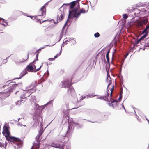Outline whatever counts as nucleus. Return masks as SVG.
Wrapping results in <instances>:
<instances>
[{"label": "nucleus", "instance_id": "obj_1", "mask_svg": "<svg viewBox=\"0 0 149 149\" xmlns=\"http://www.w3.org/2000/svg\"><path fill=\"white\" fill-rule=\"evenodd\" d=\"M78 8H74L72 11H70L69 14L68 18H72L74 17L77 18L80 15L81 13H85L87 12L88 10V6H86L84 8L80 10V11L77 13L78 9L80 8L79 3L78 4Z\"/></svg>", "mask_w": 149, "mask_h": 149}, {"label": "nucleus", "instance_id": "obj_2", "mask_svg": "<svg viewBox=\"0 0 149 149\" xmlns=\"http://www.w3.org/2000/svg\"><path fill=\"white\" fill-rule=\"evenodd\" d=\"M71 79H66L61 82L60 84L62 88L69 89L68 90V93L71 96L75 94L74 89L73 88L72 85V83Z\"/></svg>", "mask_w": 149, "mask_h": 149}, {"label": "nucleus", "instance_id": "obj_3", "mask_svg": "<svg viewBox=\"0 0 149 149\" xmlns=\"http://www.w3.org/2000/svg\"><path fill=\"white\" fill-rule=\"evenodd\" d=\"M46 8L45 5H44L38 12L39 15L36 16L35 18L38 19V17L42 16L45 17L46 15Z\"/></svg>", "mask_w": 149, "mask_h": 149}, {"label": "nucleus", "instance_id": "obj_4", "mask_svg": "<svg viewBox=\"0 0 149 149\" xmlns=\"http://www.w3.org/2000/svg\"><path fill=\"white\" fill-rule=\"evenodd\" d=\"M78 3L77 1H74L71 2L70 3V8L71 10H69V13L70 11H72L74 8H78Z\"/></svg>", "mask_w": 149, "mask_h": 149}, {"label": "nucleus", "instance_id": "obj_5", "mask_svg": "<svg viewBox=\"0 0 149 149\" xmlns=\"http://www.w3.org/2000/svg\"><path fill=\"white\" fill-rule=\"evenodd\" d=\"M7 140L10 141L11 142H20L21 141V139L18 138L14 137H11L9 136L6 138Z\"/></svg>", "mask_w": 149, "mask_h": 149}, {"label": "nucleus", "instance_id": "obj_6", "mask_svg": "<svg viewBox=\"0 0 149 149\" xmlns=\"http://www.w3.org/2000/svg\"><path fill=\"white\" fill-rule=\"evenodd\" d=\"M2 133L6 138L9 136L10 134L8 127L6 126H4L3 127Z\"/></svg>", "mask_w": 149, "mask_h": 149}, {"label": "nucleus", "instance_id": "obj_7", "mask_svg": "<svg viewBox=\"0 0 149 149\" xmlns=\"http://www.w3.org/2000/svg\"><path fill=\"white\" fill-rule=\"evenodd\" d=\"M36 61L34 60L33 62L29 64L25 68V69L29 72H33V63Z\"/></svg>", "mask_w": 149, "mask_h": 149}, {"label": "nucleus", "instance_id": "obj_8", "mask_svg": "<svg viewBox=\"0 0 149 149\" xmlns=\"http://www.w3.org/2000/svg\"><path fill=\"white\" fill-rule=\"evenodd\" d=\"M28 54L27 55H24L23 56L22 59H20L19 61H16L15 63L16 65H19L20 63L23 62L27 60L28 58Z\"/></svg>", "mask_w": 149, "mask_h": 149}, {"label": "nucleus", "instance_id": "obj_9", "mask_svg": "<svg viewBox=\"0 0 149 149\" xmlns=\"http://www.w3.org/2000/svg\"><path fill=\"white\" fill-rule=\"evenodd\" d=\"M51 146L53 147L59 149H64L63 146L61 145L58 143H53L51 145Z\"/></svg>", "mask_w": 149, "mask_h": 149}, {"label": "nucleus", "instance_id": "obj_10", "mask_svg": "<svg viewBox=\"0 0 149 149\" xmlns=\"http://www.w3.org/2000/svg\"><path fill=\"white\" fill-rule=\"evenodd\" d=\"M40 119H42L41 117H40V116H38L35 119L33 118L34 122H32L33 127H37V126L38 125Z\"/></svg>", "mask_w": 149, "mask_h": 149}, {"label": "nucleus", "instance_id": "obj_11", "mask_svg": "<svg viewBox=\"0 0 149 149\" xmlns=\"http://www.w3.org/2000/svg\"><path fill=\"white\" fill-rule=\"evenodd\" d=\"M42 65V64L40 63H33V66L34 68L36 69V71H37L40 70Z\"/></svg>", "mask_w": 149, "mask_h": 149}, {"label": "nucleus", "instance_id": "obj_12", "mask_svg": "<svg viewBox=\"0 0 149 149\" xmlns=\"http://www.w3.org/2000/svg\"><path fill=\"white\" fill-rule=\"evenodd\" d=\"M111 84V81L109 80V84L108 85L107 87V91L108 90V89L109 86ZM109 94L108 93V92L107 91V94L106 95V96L102 97H101V98H102V99H104L106 101H109V100L108 99V97H109Z\"/></svg>", "mask_w": 149, "mask_h": 149}, {"label": "nucleus", "instance_id": "obj_13", "mask_svg": "<svg viewBox=\"0 0 149 149\" xmlns=\"http://www.w3.org/2000/svg\"><path fill=\"white\" fill-rule=\"evenodd\" d=\"M63 19V14H62L61 13H59L57 16V22H55L54 21V23H58L61 20H62Z\"/></svg>", "mask_w": 149, "mask_h": 149}, {"label": "nucleus", "instance_id": "obj_14", "mask_svg": "<svg viewBox=\"0 0 149 149\" xmlns=\"http://www.w3.org/2000/svg\"><path fill=\"white\" fill-rule=\"evenodd\" d=\"M140 20L143 25H145L148 23V19L147 18H143Z\"/></svg>", "mask_w": 149, "mask_h": 149}, {"label": "nucleus", "instance_id": "obj_15", "mask_svg": "<svg viewBox=\"0 0 149 149\" xmlns=\"http://www.w3.org/2000/svg\"><path fill=\"white\" fill-rule=\"evenodd\" d=\"M27 70L25 69L20 74L21 78L27 73Z\"/></svg>", "mask_w": 149, "mask_h": 149}, {"label": "nucleus", "instance_id": "obj_16", "mask_svg": "<svg viewBox=\"0 0 149 149\" xmlns=\"http://www.w3.org/2000/svg\"><path fill=\"white\" fill-rule=\"evenodd\" d=\"M17 86V85H13L8 90V93H10L13 91V90L15 89L16 87Z\"/></svg>", "mask_w": 149, "mask_h": 149}, {"label": "nucleus", "instance_id": "obj_17", "mask_svg": "<svg viewBox=\"0 0 149 149\" xmlns=\"http://www.w3.org/2000/svg\"><path fill=\"white\" fill-rule=\"evenodd\" d=\"M45 32H46V35L48 36H52V34L51 31L48 29H46L45 30Z\"/></svg>", "mask_w": 149, "mask_h": 149}, {"label": "nucleus", "instance_id": "obj_18", "mask_svg": "<svg viewBox=\"0 0 149 149\" xmlns=\"http://www.w3.org/2000/svg\"><path fill=\"white\" fill-rule=\"evenodd\" d=\"M110 50H109L107 52L106 55V58L107 60V62L108 63H109V54L110 52Z\"/></svg>", "mask_w": 149, "mask_h": 149}, {"label": "nucleus", "instance_id": "obj_19", "mask_svg": "<svg viewBox=\"0 0 149 149\" xmlns=\"http://www.w3.org/2000/svg\"><path fill=\"white\" fill-rule=\"evenodd\" d=\"M24 101L23 100H18L17 102L16 105L17 106H19L21 104L22 102L24 103Z\"/></svg>", "mask_w": 149, "mask_h": 149}, {"label": "nucleus", "instance_id": "obj_20", "mask_svg": "<svg viewBox=\"0 0 149 149\" xmlns=\"http://www.w3.org/2000/svg\"><path fill=\"white\" fill-rule=\"evenodd\" d=\"M136 25L138 27H140L142 26L143 25L142 24L141 21L140 20L137 22Z\"/></svg>", "mask_w": 149, "mask_h": 149}, {"label": "nucleus", "instance_id": "obj_21", "mask_svg": "<svg viewBox=\"0 0 149 149\" xmlns=\"http://www.w3.org/2000/svg\"><path fill=\"white\" fill-rule=\"evenodd\" d=\"M114 86H113L112 88L110 90L111 91V92L110 96V98H111V96H112V93H113V91L114 90Z\"/></svg>", "mask_w": 149, "mask_h": 149}, {"label": "nucleus", "instance_id": "obj_22", "mask_svg": "<svg viewBox=\"0 0 149 149\" xmlns=\"http://www.w3.org/2000/svg\"><path fill=\"white\" fill-rule=\"evenodd\" d=\"M60 55V54H57L54 57V58H49V60H54L56 58L58 57Z\"/></svg>", "mask_w": 149, "mask_h": 149}, {"label": "nucleus", "instance_id": "obj_23", "mask_svg": "<svg viewBox=\"0 0 149 149\" xmlns=\"http://www.w3.org/2000/svg\"><path fill=\"white\" fill-rule=\"evenodd\" d=\"M144 30L145 31H146V33H145V34H143V38H145L146 37V36L148 35V30H146L145 29Z\"/></svg>", "mask_w": 149, "mask_h": 149}, {"label": "nucleus", "instance_id": "obj_24", "mask_svg": "<svg viewBox=\"0 0 149 149\" xmlns=\"http://www.w3.org/2000/svg\"><path fill=\"white\" fill-rule=\"evenodd\" d=\"M94 36L95 37L97 38L100 36V35L98 32H97L95 34H94Z\"/></svg>", "mask_w": 149, "mask_h": 149}, {"label": "nucleus", "instance_id": "obj_25", "mask_svg": "<svg viewBox=\"0 0 149 149\" xmlns=\"http://www.w3.org/2000/svg\"><path fill=\"white\" fill-rule=\"evenodd\" d=\"M123 18L126 19L127 18L128 16L126 14H124L123 15Z\"/></svg>", "mask_w": 149, "mask_h": 149}, {"label": "nucleus", "instance_id": "obj_26", "mask_svg": "<svg viewBox=\"0 0 149 149\" xmlns=\"http://www.w3.org/2000/svg\"><path fill=\"white\" fill-rule=\"evenodd\" d=\"M36 53H37V54L36 55V60H35L36 61V60H38V54H39V52H38V50H37L36 51Z\"/></svg>", "mask_w": 149, "mask_h": 149}, {"label": "nucleus", "instance_id": "obj_27", "mask_svg": "<svg viewBox=\"0 0 149 149\" xmlns=\"http://www.w3.org/2000/svg\"><path fill=\"white\" fill-rule=\"evenodd\" d=\"M70 127L71 125L70 124H69L68 127V130L67 131V132H69L70 130L71 129V128Z\"/></svg>", "mask_w": 149, "mask_h": 149}, {"label": "nucleus", "instance_id": "obj_28", "mask_svg": "<svg viewBox=\"0 0 149 149\" xmlns=\"http://www.w3.org/2000/svg\"><path fill=\"white\" fill-rule=\"evenodd\" d=\"M144 38L143 37V36L141 37L139 40H138L137 41V42H136L137 43H139L141 40L142 39H143V38Z\"/></svg>", "mask_w": 149, "mask_h": 149}, {"label": "nucleus", "instance_id": "obj_29", "mask_svg": "<svg viewBox=\"0 0 149 149\" xmlns=\"http://www.w3.org/2000/svg\"><path fill=\"white\" fill-rule=\"evenodd\" d=\"M42 133H43L42 131H40V132H39V134L38 135V136H39V137H40V136H41V135H42Z\"/></svg>", "mask_w": 149, "mask_h": 149}, {"label": "nucleus", "instance_id": "obj_30", "mask_svg": "<svg viewBox=\"0 0 149 149\" xmlns=\"http://www.w3.org/2000/svg\"><path fill=\"white\" fill-rule=\"evenodd\" d=\"M0 147H4V146L3 144L1 142H0Z\"/></svg>", "mask_w": 149, "mask_h": 149}, {"label": "nucleus", "instance_id": "obj_31", "mask_svg": "<svg viewBox=\"0 0 149 149\" xmlns=\"http://www.w3.org/2000/svg\"><path fill=\"white\" fill-rule=\"evenodd\" d=\"M122 97V94L121 93L119 95V97L118 99L119 100H120L121 99Z\"/></svg>", "mask_w": 149, "mask_h": 149}, {"label": "nucleus", "instance_id": "obj_32", "mask_svg": "<svg viewBox=\"0 0 149 149\" xmlns=\"http://www.w3.org/2000/svg\"><path fill=\"white\" fill-rule=\"evenodd\" d=\"M37 149H38L39 148V147H40V143H38L37 144Z\"/></svg>", "mask_w": 149, "mask_h": 149}, {"label": "nucleus", "instance_id": "obj_33", "mask_svg": "<svg viewBox=\"0 0 149 149\" xmlns=\"http://www.w3.org/2000/svg\"><path fill=\"white\" fill-rule=\"evenodd\" d=\"M146 31H145L144 30H143L142 33V34H145V33H146Z\"/></svg>", "mask_w": 149, "mask_h": 149}, {"label": "nucleus", "instance_id": "obj_34", "mask_svg": "<svg viewBox=\"0 0 149 149\" xmlns=\"http://www.w3.org/2000/svg\"><path fill=\"white\" fill-rule=\"evenodd\" d=\"M62 37V36H61V35H60L59 36V41L61 39Z\"/></svg>", "mask_w": 149, "mask_h": 149}, {"label": "nucleus", "instance_id": "obj_35", "mask_svg": "<svg viewBox=\"0 0 149 149\" xmlns=\"http://www.w3.org/2000/svg\"><path fill=\"white\" fill-rule=\"evenodd\" d=\"M117 101L116 100H114L113 101H111V103H113L114 102H117Z\"/></svg>", "mask_w": 149, "mask_h": 149}, {"label": "nucleus", "instance_id": "obj_36", "mask_svg": "<svg viewBox=\"0 0 149 149\" xmlns=\"http://www.w3.org/2000/svg\"><path fill=\"white\" fill-rule=\"evenodd\" d=\"M102 58L105 59V55H103V54H102Z\"/></svg>", "mask_w": 149, "mask_h": 149}, {"label": "nucleus", "instance_id": "obj_37", "mask_svg": "<svg viewBox=\"0 0 149 149\" xmlns=\"http://www.w3.org/2000/svg\"><path fill=\"white\" fill-rule=\"evenodd\" d=\"M146 28L148 29L149 28V25H148V24H147L146 26Z\"/></svg>", "mask_w": 149, "mask_h": 149}, {"label": "nucleus", "instance_id": "obj_38", "mask_svg": "<svg viewBox=\"0 0 149 149\" xmlns=\"http://www.w3.org/2000/svg\"><path fill=\"white\" fill-rule=\"evenodd\" d=\"M44 47H42V48H40L38 50V51L39 50H41V49H44Z\"/></svg>", "mask_w": 149, "mask_h": 149}, {"label": "nucleus", "instance_id": "obj_39", "mask_svg": "<svg viewBox=\"0 0 149 149\" xmlns=\"http://www.w3.org/2000/svg\"><path fill=\"white\" fill-rule=\"evenodd\" d=\"M64 5L68 6V5H70V4H63V5Z\"/></svg>", "mask_w": 149, "mask_h": 149}, {"label": "nucleus", "instance_id": "obj_40", "mask_svg": "<svg viewBox=\"0 0 149 149\" xmlns=\"http://www.w3.org/2000/svg\"><path fill=\"white\" fill-rule=\"evenodd\" d=\"M128 54V53L126 54V56H125V57H126L127 56Z\"/></svg>", "mask_w": 149, "mask_h": 149}, {"label": "nucleus", "instance_id": "obj_41", "mask_svg": "<svg viewBox=\"0 0 149 149\" xmlns=\"http://www.w3.org/2000/svg\"><path fill=\"white\" fill-rule=\"evenodd\" d=\"M6 86H6V85H4L3 86V88H5V87Z\"/></svg>", "mask_w": 149, "mask_h": 149}, {"label": "nucleus", "instance_id": "obj_42", "mask_svg": "<svg viewBox=\"0 0 149 149\" xmlns=\"http://www.w3.org/2000/svg\"><path fill=\"white\" fill-rule=\"evenodd\" d=\"M45 21H43L42 22H41L40 21V23H43V22H44Z\"/></svg>", "mask_w": 149, "mask_h": 149}, {"label": "nucleus", "instance_id": "obj_43", "mask_svg": "<svg viewBox=\"0 0 149 149\" xmlns=\"http://www.w3.org/2000/svg\"><path fill=\"white\" fill-rule=\"evenodd\" d=\"M33 146H32L31 149H33Z\"/></svg>", "mask_w": 149, "mask_h": 149}, {"label": "nucleus", "instance_id": "obj_44", "mask_svg": "<svg viewBox=\"0 0 149 149\" xmlns=\"http://www.w3.org/2000/svg\"><path fill=\"white\" fill-rule=\"evenodd\" d=\"M31 94V93L30 94H29V95H28V96H29Z\"/></svg>", "mask_w": 149, "mask_h": 149}, {"label": "nucleus", "instance_id": "obj_45", "mask_svg": "<svg viewBox=\"0 0 149 149\" xmlns=\"http://www.w3.org/2000/svg\"><path fill=\"white\" fill-rule=\"evenodd\" d=\"M145 29L146 30H147V29H148L146 28V27L145 28Z\"/></svg>", "mask_w": 149, "mask_h": 149}, {"label": "nucleus", "instance_id": "obj_46", "mask_svg": "<svg viewBox=\"0 0 149 149\" xmlns=\"http://www.w3.org/2000/svg\"><path fill=\"white\" fill-rule=\"evenodd\" d=\"M67 40H65V42H67Z\"/></svg>", "mask_w": 149, "mask_h": 149}, {"label": "nucleus", "instance_id": "obj_47", "mask_svg": "<svg viewBox=\"0 0 149 149\" xmlns=\"http://www.w3.org/2000/svg\"><path fill=\"white\" fill-rule=\"evenodd\" d=\"M63 6H61V7H60V9H61L62 7Z\"/></svg>", "mask_w": 149, "mask_h": 149}, {"label": "nucleus", "instance_id": "obj_48", "mask_svg": "<svg viewBox=\"0 0 149 149\" xmlns=\"http://www.w3.org/2000/svg\"><path fill=\"white\" fill-rule=\"evenodd\" d=\"M28 93V92H27L26 93Z\"/></svg>", "mask_w": 149, "mask_h": 149}, {"label": "nucleus", "instance_id": "obj_49", "mask_svg": "<svg viewBox=\"0 0 149 149\" xmlns=\"http://www.w3.org/2000/svg\"><path fill=\"white\" fill-rule=\"evenodd\" d=\"M148 25H149V24Z\"/></svg>", "mask_w": 149, "mask_h": 149}]
</instances>
